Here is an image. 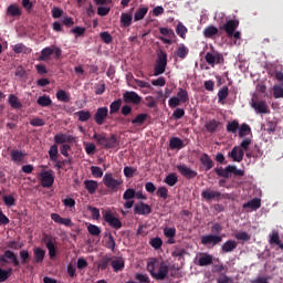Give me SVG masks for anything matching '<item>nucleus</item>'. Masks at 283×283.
Here are the masks:
<instances>
[{"mask_svg":"<svg viewBox=\"0 0 283 283\" xmlns=\"http://www.w3.org/2000/svg\"><path fill=\"white\" fill-rule=\"evenodd\" d=\"M147 271L150 272L151 277L154 280H165L167 275H169V266L161 262L158 265V260L154 259L153 261L147 263Z\"/></svg>","mask_w":283,"mask_h":283,"instance_id":"f257e3e1","label":"nucleus"},{"mask_svg":"<svg viewBox=\"0 0 283 283\" xmlns=\"http://www.w3.org/2000/svg\"><path fill=\"white\" fill-rule=\"evenodd\" d=\"M93 140L102 149H115V147H118V138L115 134L107 137V133H94Z\"/></svg>","mask_w":283,"mask_h":283,"instance_id":"f03ea898","label":"nucleus"},{"mask_svg":"<svg viewBox=\"0 0 283 283\" xmlns=\"http://www.w3.org/2000/svg\"><path fill=\"white\" fill-rule=\"evenodd\" d=\"M214 172L220 178H231L232 174H233V176H240V177L244 176V170L238 169V167H235L233 165H229L226 168L217 167V168H214Z\"/></svg>","mask_w":283,"mask_h":283,"instance_id":"7ed1b4c3","label":"nucleus"},{"mask_svg":"<svg viewBox=\"0 0 283 283\" xmlns=\"http://www.w3.org/2000/svg\"><path fill=\"white\" fill-rule=\"evenodd\" d=\"M36 178L43 189H51L54 186V170H42Z\"/></svg>","mask_w":283,"mask_h":283,"instance_id":"20e7f679","label":"nucleus"},{"mask_svg":"<svg viewBox=\"0 0 283 283\" xmlns=\"http://www.w3.org/2000/svg\"><path fill=\"white\" fill-rule=\"evenodd\" d=\"M103 182L107 189L116 193L120 189V185H123V179H115L112 172H106L103 177Z\"/></svg>","mask_w":283,"mask_h":283,"instance_id":"39448f33","label":"nucleus"},{"mask_svg":"<svg viewBox=\"0 0 283 283\" xmlns=\"http://www.w3.org/2000/svg\"><path fill=\"white\" fill-rule=\"evenodd\" d=\"M167 70V54L164 51H160L157 54V61L154 67V76H160L165 74Z\"/></svg>","mask_w":283,"mask_h":283,"instance_id":"423d86ee","label":"nucleus"},{"mask_svg":"<svg viewBox=\"0 0 283 283\" xmlns=\"http://www.w3.org/2000/svg\"><path fill=\"white\" fill-rule=\"evenodd\" d=\"M8 260L13 266H19L20 264L17 253L12 252V250H6L3 254H0V266H6L9 262Z\"/></svg>","mask_w":283,"mask_h":283,"instance_id":"0eeeda50","label":"nucleus"},{"mask_svg":"<svg viewBox=\"0 0 283 283\" xmlns=\"http://www.w3.org/2000/svg\"><path fill=\"white\" fill-rule=\"evenodd\" d=\"M205 60L208 65H216V63L217 65H222L224 63V55L218 51H213V53L208 52L206 53Z\"/></svg>","mask_w":283,"mask_h":283,"instance_id":"6e6552de","label":"nucleus"},{"mask_svg":"<svg viewBox=\"0 0 283 283\" xmlns=\"http://www.w3.org/2000/svg\"><path fill=\"white\" fill-rule=\"evenodd\" d=\"M220 242H222V235L210 233L201 237V244H203V247H210V244L216 247L220 244Z\"/></svg>","mask_w":283,"mask_h":283,"instance_id":"1a4fd4ad","label":"nucleus"},{"mask_svg":"<svg viewBox=\"0 0 283 283\" xmlns=\"http://www.w3.org/2000/svg\"><path fill=\"white\" fill-rule=\"evenodd\" d=\"M240 21L238 20H228L224 25L220 27V30H224L229 39H233V32L238 30Z\"/></svg>","mask_w":283,"mask_h":283,"instance_id":"9d476101","label":"nucleus"},{"mask_svg":"<svg viewBox=\"0 0 283 283\" xmlns=\"http://www.w3.org/2000/svg\"><path fill=\"white\" fill-rule=\"evenodd\" d=\"M124 103H132L133 105H140L143 97L134 91H126L123 94Z\"/></svg>","mask_w":283,"mask_h":283,"instance_id":"9b49d317","label":"nucleus"},{"mask_svg":"<svg viewBox=\"0 0 283 283\" xmlns=\"http://www.w3.org/2000/svg\"><path fill=\"white\" fill-rule=\"evenodd\" d=\"M107 114H109L107 106L98 107L94 114L96 125H104L105 120L107 119Z\"/></svg>","mask_w":283,"mask_h":283,"instance_id":"f8f14e48","label":"nucleus"},{"mask_svg":"<svg viewBox=\"0 0 283 283\" xmlns=\"http://www.w3.org/2000/svg\"><path fill=\"white\" fill-rule=\"evenodd\" d=\"M104 220L105 222H107L109 224V227H112L113 229H122L123 228V222L120 221V219L114 217V214L109 211H106L104 213Z\"/></svg>","mask_w":283,"mask_h":283,"instance_id":"ddd939ff","label":"nucleus"},{"mask_svg":"<svg viewBox=\"0 0 283 283\" xmlns=\"http://www.w3.org/2000/svg\"><path fill=\"white\" fill-rule=\"evenodd\" d=\"M201 198L206 200L207 202H211V200H220L222 198V193L218 190H212V189H205L201 192Z\"/></svg>","mask_w":283,"mask_h":283,"instance_id":"4468645a","label":"nucleus"},{"mask_svg":"<svg viewBox=\"0 0 283 283\" xmlns=\"http://www.w3.org/2000/svg\"><path fill=\"white\" fill-rule=\"evenodd\" d=\"M251 106L254 108L256 114H270L271 111L269 109V105H266V102L264 101H258L255 98H252Z\"/></svg>","mask_w":283,"mask_h":283,"instance_id":"2eb2a0df","label":"nucleus"},{"mask_svg":"<svg viewBox=\"0 0 283 283\" xmlns=\"http://www.w3.org/2000/svg\"><path fill=\"white\" fill-rule=\"evenodd\" d=\"M134 213L136 216H149L151 213V206L142 201L134 206Z\"/></svg>","mask_w":283,"mask_h":283,"instance_id":"dca6fc26","label":"nucleus"},{"mask_svg":"<svg viewBox=\"0 0 283 283\" xmlns=\"http://www.w3.org/2000/svg\"><path fill=\"white\" fill-rule=\"evenodd\" d=\"M261 129L268 134H275V129H277V119L271 117L266 118L265 123L261 126Z\"/></svg>","mask_w":283,"mask_h":283,"instance_id":"f3484780","label":"nucleus"},{"mask_svg":"<svg viewBox=\"0 0 283 283\" xmlns=\"http://www.w3.org/2000/svg\"><path fill=\"white\" fill-rule=\"evenodd\" d=\"M228 156L232 158L234 163H242V160H244V150L239 146H234Z\"/></svg>","mask_w":283,"mask_h":283,"instance_id":"a211bd4d","label":"nucleus"},{"mask_svg":"<svg viewBox=\"0 0 283 283\" xmlns=\"http://www.w3.org/2000/svg\"><path fill=\"white\" fill-rule=\"evenodd\" d=\"M177 170L188 180H191V178H196V176H198V172L196 170H191V168L187 167V165H178Z\"/></svg>","mask_w":283,"mask_h":283,"instance_id":"6ab92c4d","label":"nucleus"},{"mask_svg":"<svg viewBox=\"0 0 283 283\" xmlns=\"http://www.w3.org/2000/svg\"><path fill=\"white\" fill-rule=\"evenodd\" d=\"M147 118H149V114L147 113H142L135 116V118L127 119L126 123H132V125H134V127H143V125H145V123L147 122Z\"/></svg>","mask_w":283,"mask_h":283,"instance_id":"aec40b11","label":"nucleus"},{"mask_svg":"<svg viewBox=\"0 0 283 283\" xmlns=\"http://www.w3.org/2000/svg\"><path fill=\"white\" fill-rule=\"evenodd\" d=\"M21 14H23V12L21 11V8L17 3L10 4L7 8L8 17H12L13 19H20Z\"/></svg>","mask_w":283,"mask_h":283,"instance_id":"412c9836","label":"nucleus"},{"mask_svg":"<svg viewBox=\"0 0 283 283\" xmlns=\"http://www.w3.org/2000/svg\"><path fill=\"white\" fill-rule=\"evenodd\" d=\"M200 163H201L205 171H211V169H213V166L216 165L213 163V159H211V157L208 154H203L200 157Z\"/></svg>","mask_w":283,"mask_h":283,"instance_id":"4be33fe9","label":"nucleus"},{"mask_svg":"<svg viewBox=\"0 0 283 283\" xmlns=\"http://www.w3.org/2000/svg\"><path fill=\"white\" fill-rule=\"evenodd\" d=\"M45 244L49 251V258L51 260H54V258H56V241L53 240L52 238H48Z\"/></svg>","mask_w":283,"mask_h":283,"instance_id":"5701e85b","label":"nucleus"},{"mask_svg":"<svg viewBox=\"0 0 283 283\" xmlns=\"http://www.w3.org/2000/svg\"><path fill=\"white\" fill-rule=\"evenodd\" d=\"M238 249V242L235 240H228L221 245L222 253H231Z\"/></svg>","mask_w":283,"mask_h":283,"instance_id":"b1692460","label":"nucleus"},{"mask_svg":"<svg viewBox=\"0 0 283 283\" xmlns=\"http://www.w3.org/2000/svg\"><path fill=\"white\" fill-rule=\"evenodd\" d=\"M199 266H210L213 264V255L209 253H202L198 259Z\"/></svg>","mask_w":283,"mask_h":283,"instance_id":"393cba45","label":"nucleus"},{"mask_svg":"<svg viewBox=\"0 0 283 283\" xmlns=\"http://www.w3.org/2000/svg\"><path fill=\"white\" fill-rule=\"evenodd\" d=\"M262 207V200L260 198H254L243 205V209H252V211H258Z\"/></svg>","mask_w":283,"mask_h":283,"instance_id":"a878e982","label":"nucleus"},{"mask_svg":"<svg viewBox=\"0 0 283 283\" xmlns=\"http://www.w3.org/2000/svg\"><path fill=\"white\" fill-rule=\"evenodd\" d=\"M43 260H45V250H43L41 248H35L33 250V262L35 264H41V262H43Z\"/></svg>","mask_w":283,"mask_h":283,"instance_id":"bb28decb","label":"nucleus"},{"mask_svg":"<svg viewBox=\"0 0 283 283\" xmlns=\"http://www.w3.org/2000/svg\"><path fill=\"white\" fill-rule=\"evenodd\" d=\"M27 154L21 150H12L11 151V160L12 163H15L17 165H21L23 160L25 159Z\"/></svg>","mask_w":283,"mask_h":283,"instance_id":"cd10ccee","label":"nucleus"},{"mask_svg":"<svg viewBox=\"0 0 283 283\" xmlns=\"http://www.w3.org/2000/svg\"><path fill=\"white\" fill-rule=\"evenodd\" d=\"M111 266H113V271H115V273H118L119 271H123V269H125V260H123V258L112 260Z\"/></svg>","mask_w":283,"mask_h":283,"instance_id":"c85d7f7f","label":"nucleus"},{"mask_svg":"<svg viewBox=\"0 0 283 283\" xmlns=\"http://www.w3.org/2000/svg\"><path fill=\"white\" fill-rule=\"evenodd\" d=\"M8 103L12 109H21V107H23V104L19 101V97L14 94L9 95Z\"/></svg>","mask_w":283,"mask_h":283,"instance_id":"c756f323","label":"nucleus"},{"mask_svg":"<svg viewBox=\"0 0 283 283\" xmlns=\"http://www.w3.org/2000/svg\"><path fill=\"white\" fill-rule=\"evenodd\" d=\"M19 255H20V264L19 266H25V264H30V260H32V256L30 255V252L28 250H21L19 252Z\"/></svg>","mask_w":283,"mask_h":283,"instance_id":"7c9ffc66","label":"nucleus"},{"mask_svg":"<svg viewBox=\"0 0 283 283\" xmlns=\"http://www.w3.org/2000/svg\"><path fill=\"white\" fill-rule=\"evenodd\" d=\"M147 12H149L148 7H140L134 14V21H143L147 17Z\"/></svg>","mask_w":283,"mask_h":283,"instance_id":"2f4dec72","label":"nucleus"},{"mask_svg":"<svg viewBox=\"0 0 283 283\" xmlns=\"http://www.w3.org/2000/svg\"><path fill=\"white\" fill-rule=\"evenodd\" d=\"M84 186H85V189L88 191V193L94 195L96 193V189H98V181L85 180Z\"/></svg>","mask_w":283,"mask_h":283,"instance_id":"473e14b6","label":"nucleus"},{"mask_svg":"<svg viewBox=\"0 0 283 283\" xmlns=\"http://www.w3.org/2000/svg\"><path fill=\"white\" fill-rule=\"evenodd\" d=\"M49 158L52 163L59 161V145L54 144L49 149Z\"/></svg>","mask_w":283,"mask_h":283,"instance_id":"72a5a7b5","label":"nucleus"},{"mask_svg":"<svg viewBox=\"0 0 283 283\" xmlns=\"http://www.w3.org/2000/svg\"><path fill=\"white\" fill-rule=\"evenodd\" d=\"M52 54H54V50L51 46H46L41 51L38 61H48Z\"/></svg>","mask_w":283,"mask_h":283,"instance_id":"f704fd0d","label":"nucleus"},{"mask_svg":"<svg viewBox=\"0 0 283 283\" xmlns=\"http://www.w3.org/2000/svg\"><path fill=\"white\" fill-rule=\"evenodd\" d=\"M176 55L178 56V59H181V61H184V59H187V56H189V48H187L185 44H180L176 51Z\"/></svg>","mask_w":283,"mask_h":283,"instance_id":"c9c22d12","label":"nucleus"},{"mask_svg":"<svg viewBox=\"0 0 283 283\" xmlns=\"http://www.w3.org/2000/svg\"><path fill=\"white\" fill-rule=\"evenodd\" d=\"M263 151L260 148V146L255 145L254 148L251 151H248L245 154L247 158H262Z\"/></svg>","mask_w":283,"mask_h":283,"instance_id":"e433bc0d","label":"nucleus"},{"mask_svg":"<svg viewBox=\"0 0 283 283\" xmlns=\"http://www.w3.org/2000/svg\"><path fill=\"white\" fill-rule=\"evenodd\" d=\"M75 116H77L80 123H87L92 118V113L90 111H78Z\"/></svg>","mask_w":283,"mask_h":283,"instance_id":"4c0bfd02","label":"nucleus"},{"mask_svg":"<svg viewBox=\"0 0 283 283\" xmlns=\"http://www.w3.org/2000/svg\"><path fill=\"white\" fill-rule=\"evenodd\" d=\"M109 264H112V258L109 255H104L99 260L97 266H98L99 271H105V270H107V266H109Z\"/></svg>","mask_w":283,"mask_h":283,"instance_id":"58836bf2","label":"nucleus"},{"mask_svg":"<svg viewBox=\"0 0 283 283\" xmlns=\"http://www.w3.org/2000/svg\"><path fill=\"white\" fill-rule=\"evenodd\" d=\"M239 129H240V122H238L237 119L229 122L227 124V132L229 134H238Z\"/></svg>","mask_w":283,"mask_h":283,"instance_id":"ea45409f","label":"nucleus"},{"mask_svg":"<svg viewBox=\"0 0 283 283\" xmlns=\"http://www.w3.org/2000/svg\"><path fill=\"white\" fill-rule=\"evenodd\" d=\"M169 147L170 149H182V147H185V143L178 137H172L169 142Z\"/></svg>","mask_w":283,"mask_h":283,"instance_id":"a19ab883","label":"nucleus"},{"mask_svg":"<svg viewBox=\"0 0 283 283\" xmlns=\"http://www.w3.org/2000/svg\"><path fill=\"white\" fill-rule=\"evenodd\" d=\"M56 98L57 101H60V103H70V101L72 99V97L70 96V93L60 90L56 92Z\"/></svg>","mask_w":283,"mask_h":283,"instance_id":"79ce46f5","label":"nucleus"},{"mask_svg":"<svg viewBox=\"0 0 283 283\" xmlns=\"http://www.w3.org/2000/svg\"><path fill=\"white\" fill-rule=\"evenodd\" d=\"M55 145H65V143H70V136L59 133L54 136Z\"/></svg>","mask_w":283,"mask_h":283,"instance_id":"37998d69","label":"nucleus"},{"mask_svg":"<svg viewBox=\"0 0 283 283\" xmlns=\"http://www.w3.org/2000/svg\"><path fill=\"white\" fill-rule=\"evenodd\" d=\"M164 182L168 185V187H175V185L178 182V175H176V172L169 174L166 176Z\"/></svg>","mask_w":283,"mask_h":283,"instance_id":"c03bdc74","label":"nucleus"},{"mask_svg":"<svg viewBox=\"0 0 283 283\" xmlns=\"http://www.w3.org/2000/svg\"><path fill=\"white\" fill-rule=\"evenodd\" d=\"M251 134V126L249 124L243 123L239 126V138H244V136H249Z\"/></svg>","mask_w":283,"mask_h":283,"instance_id":"a18cd8bd","label":"nucleus"},{"mask_svg":"<svg viewBox=\"0 0 283 283\" xmlns=\"http://www.w3.org/2000/svg\"><path fill=\"white\" fill-rule=\"evenodd\" d=\"M216 34H218V28L214 25H209L203 30V36H206V39H212Z\"/></svg>","mask_w":283,"mask_h":283,"instance_id":"49530a36","label":"nucleus"},{"mask_svg":"<svg viewBox=\"0 0 283 283\" xmlns=\"http://www.w3.org/2000/svg\"><path fill=\"white\" fill-rule=\"evenodd\" d=\"M36 103L40 105V107H50V105H52V98L43 95L38 98Z\"/></svg>","mask_w":283,"mask_h":283,"instance_id":"de8ad7c7","label":"nucleus"},{"mask_svg":"<svg viewBox=\"0 0 283 283\" xmlns=\"http://www.w3.org/2000/svg\"><path fill=\"white\" fill-rule=\"evenodd\" d=\"M132 14L129 13H122L120 15V23L123 25V28H129V25H132Z\"/></svg>","mask_w":283,"mask_h":283,"instance_id":"09e8293b","label":"nucleus"},{"mask_svg":"<svg viewBox=\"0 0 283 283\" xmlns=\"http://www.w3.org/2000/svg\"><path fill=\"white\" fill-rule=\"evenodd\" d=\"M122 105H123L122 99H117V101L112 102L111 105H109V114L118 113Z\"/></svg>","mask_w":283,"mask_h":283,"instance_id":"8fccbe9b","label":"nucleus"},{"mask_svg":"<svg viewBox=\"0 0 283 283\" xmlns=\"http://www.w3.org/2000/svg\"><path fill=\"white\" fill-rule=\"evenodd\" d=\"M106 238H108V240L105 243V248L111 249L114 253V251L116 250V241L114 240V235H112V233H108L106 234Z\"/></svg>","mask_w":283,"mask_h":283,"instance_id":"3c124183","label":"nucleus"},{"mask_svg":"<svg viewBox=\"0 0 283 283\" xmlns=\"http://www.w3.org/2000/svg\"><path fill=\"white\" fill-rule=\"evenodd\" d=\"M218 125H220L218 120L211 119L210 122L206 123V129L209 132V134H213V132L218 129Z\"/></svg>","mask_w":283,"mask_h":283,"instance_id":"603ef678","label":"nucleus"},{"mask_svg":"<svg viewBox=\"0 0 283 283\" xmlns=\"http://www.w3.org/2000/svg\"><path fill=\"white\" fill-rule=\"evenodd\" d=\"M176 32H177L178 36H180L181 39H185V36H187L188 30H187V27H185V24H182V22H178Z\"/></svg>","mask_w":283,"mask_h":283,"instance_id":"864d4df0","label":"nucleus"},{"mask_svg":"<svg viewBox=\"0 0 283 283\" xmlns=\"http://www.w3.org/2000/svg\"><path fill=\"white\" fill-rule=\"evenodd\" d=\"M177 98H179L181 103H187L189 101V93L185 88H179Z\"/></svg>","mask_w":283,"mask_h":283,"instance_id":"5fc2aeb1","label":"nucleus"},{"mask_svg":"<svg viewBox=\"0 0 283 283\" xmlns=\"http://www.w3.org/2000/svg\"><path fill=\"white\" fill-rule=\"evenodd\" d=\"M149 244L153 247V249L158 251V249H161L163 247V239H160V237L153 238L150 239Z\"/></svg>","mask_w":283,"mask_h":283,"instance_id":"6e6d98bb","label":"nucleus"},{"mask_svg":"<svg viewBox=\"0 0 283 283\" xmlns=\"http://www.w3.org/2000/svg\"><path fill=\"white\" fill-rule=\"evenodd\" d=\"M99 39H102V41L104 43H106V45H109V43H112L114 41V38L112 36V34H109V32H107V31L101 32Z\"/></svg>","mask_w":283,"mask_h":283,"instance_id":"4d7b16f0","label":"nucleus"},{"mask_svg":"<svg viewBox=\"0 0 283 283\" xmlns=\"http://www.w3.org/2000/svg\"><path fill=\"white\" fill-rule=\"evenodd\" d=\"M70 34H75V39H78V36H85V28L75 27L70 30Z\"/></svg>","mask_w":283,"mask_h":283,"instance_id":"13d9d810","label":"nucleus"},{"mask_svg":"<svg viewBox=\"0 0 283 283\" xmlns=\"http://www.w3.org/2000/svg\"><path fill=\"white\" fill-rule=\"evenodd\" d=\"M229 96V86H223L218 92V101L221 103V101H224Z\"/></svg>","mask_w":283,"mask_h":283,"instance_id":"bf43d9fd","label":"nucleus"},{"mask_svg":"<svg viewBox=\"0 0 283 283\" xmlns=\"http://www.w3.org/2000/svg\"><path fill=\"white\" fill-rule=\"evenodd\" d=\"M235 239L240 242H249V240H251V234L245 231H241L235 234Z\"/></svg>","mask_w":283,"mask_h":283,"instance_id":"052dcab7","label":"nucleus"},{"mask_svg":"<svg viewBox=\"0 0 283 283\" xmlns=\"http://www.w3.org/2000/svg\"><path fill=\"white\" fill-rule=\"evenodd\" d=\"M12 275V268L3 270L0 268V282H6Z\"/></svg>","mask_w":283,"mask_h":283,"instance_id":"680f3d73","label":"nucleus"},{"mask_svg":"<svg viewBox=\"0 0 283 283\" xmlns=\"http://www.w3.org/2000/svg\"><path fill=\"white\" fill-rule=\"evenodd\" d=\"M168 193L169 190L167 189V187H159L157 189L156 196H158V198H163V200H167V198H169Z\"/></svg>","mask_w":283,"mask_h":283,"instance_id":"e2e57ef3","label":"nucleus"},{"mask_svg":"<svg viewBox=\"0 0 283 283\" xmlns=\"http://www.w3.org/2000/svg\"><path fill=\"white\" fill-rule=\"evenodd\" d=\"M134 198H136V190H134V188L126 189L124 195H123V199L124 200H132Z\"/></svg>","mask_w":283,"mask_h":283,"instance_id":"0e129e2a","label":"nucleus"},{"mask_svg":"<svg viewBox=\"0 0 283 283\" xmlns=\"http://www.w3.org/2000/svg\"><path fill=\"white\" fill-rule=\"evenodd\" d=\"M87 231H88V233H90L91 235H94V237L101 235V228H98V226L88 224Z\"/></svg>","mask_w":283,"mask_h":283,"instance_id":"69168bd1","label":"nucleus"},{"mask_svg":"<svg viewBox=\"0 0 283 283\" xmlns=\"http://www.w3.org/2000/svg\"><path fill=\"white\" fill-rule=\"evenodd\" d=\"M223 229H224V228H223L220 223L216 222V223L211 227V234H212V235H220V234L222 233Z\"/></svg>","mask_w":283,"mask_h":283,"instance_id":"338daca9","label":"nucleus"},{"mask_svg":"<svg viewBox=\"0 0 283 283\" xmlns=\"http://www.w3.org/2000/svg\"><path fill=\"white\" fill-rule=\"evenodd\" d=\"M164 235L165 238H176V228H165Z\"/></svg>","mask_w":283,"mask_h":283,"instance_id":"774afa93","label":"nucleus"}]
</instances>
